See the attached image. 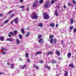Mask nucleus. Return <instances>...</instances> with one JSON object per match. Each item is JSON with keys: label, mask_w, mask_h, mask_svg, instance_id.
<instances>
[{"label": "nucleus", "mask_w": 76, "mask_h": 76, "mask_svg": "<svg viewBox=\"0 0 76 76\" xmlns=\"http://www.w3.org/2000/svg\"><path fill=\"white\" fill-rule=\"evenodd\" d=\"M20 67H22V69H25V68H26V65L24 64L23 66V67L22 66L20 65Z\"/></svg>", "instance_id": "obj_13"}, {"label": "nucleus", "mask_w": 76, "mask_h": 76, "mask_svg": "<svg viewBox=\"0 0 76 76\" xmlns=\"http://www.w3.org/2000/svg\"><path fill=\"white\" fill-rule=\"evenodd\" d=\"M1 54H3V55L6 54V52H4V51L2 52Z\"/></svg>", "instance_id": "obj_33"}, {"label": "nucleus", "mask_w": 76, "mask_h": 76, "mask_svg": "<svg viewBox=\"0 0 76 76\" xmlns=\"http://www.w3.org/2000/svg\"><path fill=\"white\" fill-rule=\"evenodd\" d=\"M56 7L58 8H59V7L57 5L56 6Z\"/></svg>", "instance_id": "obj_59"}, {"label": "nucleus", "mask_w": 76, "mask_h": 76, "mask_svg": "<svg viewBox=\"0 0 76 76\" xmlns=\"http://www.w3.org/2000/svg\"><path fill=\"white\" fill-rule=\"evenodd\" d=\"M14 16H15V14H12L10 16V18H13V17H14Z\"/></svg>", "instance_id": "obj_29"}, {"label": "nucleus", "mask_w": 76, "mask_h": 76, "mask_svg": "<svg viewBox=\"0 0 76 76\" xmlns=\"http://www.w3.org/2000/svg\"><path fill=\"white\" fill-rule=\"evenodd\" d=\"M74 32L76 33V28H75L74 29Z\"/></svg>", "instance_id": "obj_45"}, {"label": "nucleus", "mask_w": 76, "mask_h": 76, "mask_svg": "<svg viewBox=\"0 0 76 76\" xmlns=\"http://www.w3.org/2000/svg\"><path fill=\"white\" fill-rule=\"evenodd\" d=\"M73 28H74V27L73 26H70L69 27V29L71 30H72V29H73Z\"/></svg>", "instance_id": "obj_26"}, {"label": "nucleus", "mask_w": 76, "mask_h": 76, "mask_svg": "<svg viewBox=\"0 0 76 76\" xmlns=\"http://www.w3.org/2000/svg\"><path fill=\"white\" fill-rule=\"evenodd\" d=\"M55 15H56V16H58V12H57V10H55L54 12Z\"/></svg>", "instance_id": "obj_11"}, {"label": "nucleus", "mask_w": 76, "mask_h": 76, "mask_svg": "<svg viewBox=\"0 0 76 76\" xmlns=\"http://www.w3.org/2000/svg\"><path fill=\"white\" fill-rule=\"evenodd\" d=\"M21 33H22L23 34L25 33V31H24V30L23 29V28H22L21 29Z\"/></svg>", "instance_id": "obj_25"}, {"label": "nucleus", "mask_w": 76, "mask_h": 76, "mask_svg": "<svg viewBox=\"0 0 76 76\" xmlns=\"http://www.w3.org/2000/svg\"><path fill=\"white\" fill-rule=\"evenodd\" d=\"M14 20H13L11 22V24H12V25L13 24V21Z\"/></svg>", "instance_id": "obj_49"}, {"label": "nucleus", "mask_w": 76, "mask_h": 76, "mask_svg": "<svg viewBox=\"0 0 76 76\" xmlns=\"http://www.w3.org/2000/svg\"><path fill=\"white\" fill-rule=\"evenodd\" d=\"M43 26V24L42 23H40L38 24V26L42 28Z\"/></svg>", "instance_id": "obj_16"}, {"label": "nucleus", "mask_w": 76, "mask_h": 76, "mask_svg": "<svg viewBox=\"0 0 76 76\" xmlns=\"http://www.w3.org/2000/svg\"><path fill=\"white\" fill-rule=\"evenodd\" d=\"M69 66L70 67H71V68H75V66H73V65L72 64H70L69 65Z\"/></svg>", "instance_id": "obj_24"}, {"label": "nucleus", "mask_w": 76, "mask_h": 76, "mask_svg": "<svg viewBox=\"0 0 76 76\" xmlns=\"http://www.w3.org/2000/svg\"><path fill=\"white\" fill-rule=\"evenodd\" d=\"M64 9H66V8H67L66 5H65V6H64Z\"/></svg>", "instance_id": "obj_51"}, {"label": "nucleus", "mask_w": 76, "mask_h": 76, "mask_svg": "<svg viewBox=\"0 0 76 76\" xmlns=\"http://www.w3.org/2000/svg\"><path fill=\"white\" fill-rule=\"evenodd\" d=\"M25 7L24 6H22L21 7H20L19 8H23V9Z\"/></svg>", "instance_id": "obj_41"}, {"label": "nucleus", "mask_w": 76, "mask_h": 76, "mask_svg": "<svg viewBox=\"0 0 76 76\" xmlns=\"http://www.w3.org/2000/svg\"><path fill=\"white\" fill-rule=\"evenodd\" d=\"M68 5L69 6H72V4L71 3H69L68 4Z\"/></svg>", "instance_id": "obj_43"}, {"label": "nucleus", "mask_w": 76, "mask_h": 76, "mask_svg": "<svg viewBox=\"0 0 76 76\" xmlns=\"http://www.w3.org/2000/svg\"><path fill=\"white\" fill-rule=\"evenodd\" d=\"M10 67L11 69H13L15 67V64H12L10 65Z\"/></svg>", "instance_id": "obj_6"}, {"label": "nucleus", "mask_w": 76, "mask_h": 76, "mask_svg": "<svg viewBox=\"0 0 76 76\" xmlns=\"http://www.w3.org/2000/svg\"><path fill=\"white\" fill-rule=\"evenodd\" d=\"M27 62H28V63H29V62H30V60H29V59H28L27 60Z\"/></svg>", "instance_id": "obj_48"}, {"label": "nucleus", "mask_w": 76, "mask_h": 76, "mask_svg": "<svg viewBox=\"0 0 76 76\" xmlns=\"http://www.w3.org/2000/svg\"><path fill=\"white\" fill-rule=\"evenodd\" d=\"M14 20L15 23H17L18 22V18H15Z\"/></svg>", "instance_id": "obj_9"}, {"label": "nucleus", "mask_w": 76, "mask_h": 76, "mask_svg": "<svg viewBox=\"0 0 76 76\" xmlns=\"http://www.w3.org/2000/svg\"><path fill=\"white\" fill-rule=\"evenodd\" d=\"M64 72H65L64 75L65 76H68V73L67 71H65Z\"/></svg>", "instance_id": "obj_14"}, {"label": "nucleus", "mask_w": 76, "mask_h": 76, "mask_svg": "<svg viewBox=\"0 0 76 76\" xmlns=\"http://www.w3.org/2000/svg\"><path fill=\"white\" fill-rule=\"evenodd\" d=\"M12 12H13L12 11H10L9 12L8 14H10V13H12Z\"/></svg>", "instance_id": "obj_47"}, {"label": "nucleus", "mask_w": 76, "mask_h": 76, "mask_svg": "<svg viewBox=\"0 0 76 76\" xmlns=\"http://www.w3.org/2000/svg\"><path fill=\"white\" fill-rule=\"evenodd\" d=\"M45 67H46V68L48 69H49V70L51 69V68H50V67H49V66H48V65H45Z\"/></svg>", "instance_id": "obj_20"}, {"label": "nucleus", "mask_w": 76, "mask_h": 76, "mask_svg": "<svg viewBox=\"0 0 76 76\" xmlns=\"http://www.w3.org/2000/svg\"><path fill=\"white\" fill-rule=\"evenodd\" d=\"M53 41H54V39H52L50 40V43L51 44H52V43H53Z\"/></svg>", "instance_id": "obj_32"}, {"label": "nucleus", "mask_w": 76, "mask_h": 76, "mask_svg": "<svg viewBox=\"0 0 76 76\" xmlns=\"http://www.w3.org/2000/svg\"><path fill=\"white\" fill-rule=\"evenodd\" d=\"M41 53H42L40 51H38L36 53V55H38V54H41Z\"/></svg>", "instance_id": "obj_17"}, {"label": "nucleus", "mask_w": 76, "mask_h": 76, "mask_svg": "<svg viewBox=\"0 0 76 76\" xmlns=\"http://www.w3.org/2000/svg\"><path fill=\"white\" fill-rule=\"evenodd\" d=\"M19 38L20 39H22V35L20 34L19 35Z\"/></svg>", "instance_id": "obj_37"}, {"label": "nucleus", "mask_w": 76, "mask_h": 76, "mask_svg": "<svg viewBox=\"0 0 76 76\" xmlns=\"http://www.w3.org/2000/svg\"><path fill=\"white\" fill-rule=\"evenodd\" d=\"M58 76V75H56V76Z\"/></svg>", "instance_id": "obj_64"}, {"label": "nucleus", "mask_w": 76, "mask_h": 76, "mask_svg": "<svg viewBox=\"0 0 76 76\" xmlns=\"http://www.w3.org/2000/svg\"><path fill=\"white\" fill-rule=\"evenodd\" d=\"M2 74H3V73H2V72H0V75H1Z\"/></svg>", "instance_id": "obj_61"}, {"label": "nucleus", "mask_w": 76, "mask_h": 76, "mask_svg": "<svg viewBox=\"0 0 76 76\" xmlns=\"http://www.w3.org/2000/svg\"><path fill=\"white\" fill-rule=\"evenodd\" d=\"M4 25H3V24L1 26V27H2V26H3Z\"/></svg>", "instance_id": "obj_60"}, {"label": "nucleus", "mask_w": 76, "mask_h": 76, "mask_svg": "<svg viewBox=\"0 0 76 76\" xmlns=\"http://www.w3.org/2000/svg\"><path fill=\"white\" fill-rule=\"evenodd\" d=\"M53 37H54V35H51L49 37V38L50 39H53Z\"/></svg>", "instance_id": "obj_28"}, {"label": "nucleus", "mask_w": 76, "mask_h": 76, "mask_svg": "<svg viewBox=\"0 0 76 76\" xmlns=\"http://www.w3.org/2000/svg\"><path fill=\"white\" fill-rule=\"evenodd\" d=\"M18 33V31L15 30L14 32V35H16Z\"/></svg>", "instance_id": "obj_31"}, {"label": "nucleus", "mask_w": 76, "mask_h": 76, "mask_svg": "<svg viewBox=\"0 0 76 76\" xmlns=\"http://www.w3.org/2000/svg\"><path fill=\"white\" fill-rule=\"evenodd\" d=\"M54 0H52L51 1V4H54Z\"/></svg>", "instance_id": "obj_39"}, {"label": "nucleus", "mask_w": 76, "mask_h": 76, "mask_svg": "<svg viewBox=\"0 0 76 76\" xmlns=\"http://www.w3.org/2000/svg\"><path fill=\"white\" fill-rule=\"evenodd\" d=\"M26 10L27 11H28V10H29V8L28 7L27 8Z\"/></svg>", "instance_id": "obj_52"}, {"label": "nucleus", "mask_w": 76, "mask_h": 76, "mask_svg": "<svg viewBox=\"0 0 76 76\" xmlns=\"http://www.w3.org/2000/svg\"><path fill=\"white\" fill-rule=\"evenodd\" d=\"M30 33L29 32H28L26 34L25 36V37H28L29 36V35Z\"/></svg>", "instance_id": "obj_30"}, {"label": "nucleus", "mask_w": 76, "mask_h": 76, "mask_svg": "<svg viewBox=\"0 0 76 76\" xmlns=\"http://www.w3.org/2000/svg\"><path fill=\"white\" fill-rule=\"evenodd\" d=\"M43 2V1L42 0H41L39 1V3H42Z\"/></svg>", "instance_id": "obj_42"}, {"label": "nucleus", "mask_w": 76, "mask_h": 76, "mask_svg": "<svg viewBox=\"0 0 76 76\" xmlns=\"http://www.w3.org/2000/svg\"><path fill=\"white\" fill-rule=\"evenodd\" d=\"M54 54V52L53 51H50L48 53H47V55L48 56H49V55H51L52 54Z\"/></svg>", "instance_id": "obj_8"}, {"label": "nucleus", "mask_w": 76, "mask_h": 76, "mask_svg": "<svg viewBox=\"0 0 76 76\" xmlns=\"http://www.w3.org/2000/svg\"><path fill=\"white\" fill-rule=\"evenodd\" d=\"M25 56H26V57L27 58H28V53H26Z\"/></svg>", "instance_id": "obj_34"}, {"label": "nucleus", "mask_w": 76, "mask_h": 76, "mask_svg": "<svg viewBox=\"0 0 76 76\" xmlns=\"http://www.w3.org/2000/svg\"><path fill=\"white\" fill-rule=\"evenodd\" d=\"M10 35H14V34L12 32H10Z\"/></svg>", "instance_id": "obj_36"}, {"label": "nucleus", "mask_w": 76, "mask_h": 76, "mask_svg": "<svg viewBox=\"0 0 76 76\" xmlns=\"http://www.w3.org/2000/svg\"><path fill=\"white\" fill-rule=\"evenodd\" d=\"M34 76H35V75L34 74V75H33Z\"/></svg>", "instance_id": "obj_63"}, {"label": "nucleus", "mask_w": 76, "mask_h": 76, "mask_svg": "<svg viewBox=\"0 0 76 76\" xmlns=\"http://www.w3.org/2000/svg\"><path fill=\"white\" fill-rule=\"evenodd\" d=\"M9 20L8 19L7 20L4 22V23H7L9 22Z\"/></svg>", "instance_id": "obj_23"}, {"label": "nucleus", "mask_w": 76, "mask_h": 76, "mask_svg": "<svg viewBox=\"0 0 76 76\" xmlns=\"http://www.w3.org/2000/svg\"><path fill=\"white\" fill-rule=\"evenodd\" d=\"M0 40L1 41H4V37L3 36H1L0 38Z\"/></svg>", "instance_id": "obj_12"}, {"label": "nucleus", "mask_w": 76, "mask_h": 76, "mask_svg": "<svg viewBox=\"0 0 76 76\" xmlns=\"http://www.w3.org/2000/svg\"><path fill=\"white\" fill-rule=\"evenodd\" d=\"M19 60H20V61H22V59H21V58H19Z\"/></svg>", "instance_id": "obj_55"}, {"label": "nucleus", "mask_w": 76, "mask_h": 76, "mask_svg": "<svg viewBox=\"0 0 76 76\" xmlns=\"http://www.w3.org/2000/svg\"><path fill=\"white\" fill-rule=\"evenodd\" d=\"M8 37H11V35L10 34L8 35Z\"/></svg>", "instance_id": "obj_57"}, {"label": "nucleus", "mask_w": 76, "mask_h": 76, "mask_svg": "<svg viewBox=\"0 0 76 76\" xmlns=\"http://www.w3.org/2000/svg\"><path fill=\"white\" fill-rule=\"evenodd\" d=\"M57 42V39H54V44H56V42Z\"/></svg>", "instance_id": "obj_35"}, {"label": "nucleus", "mask_w": 76, "mask_h": 76, "mask_svg": "<svg viewBox=\"0 0 76 76\" xmlns=\"http://www.w3.org/2000/svg\"><path fill=\"white\" fill-rule=\"evenodd\" d=\"M56 53L57 55V56H60V52L57 51L56 52Z\"/></svg>", "instance_id": "obj_22"}, {"label": "nucleus", "mask_w": 76, "mask_h": 76, "mask_svg": "<svg viewBox=\"0 0 76 76\" xmlns=\"http://www.w3.org/2000/svg\"><path fill=\"white\" fill-rule=\"evenodd\" d=\"M1 49L2 50H4V51H6V49H4V48H2Z\"/></svg>", "instance_id": "obj_44"}, {"label": "nucleus", "mask_w": 76, "mask_h": 76, "mask_svg": "<svg viewBox=\"0 0 76 76\" xmlns=\"http://www.w3.org/2000/svg\"><path fill=\"white\" fill-rule=\"evenodd\" d=\"M72 55V53H69L68 54V57L69 58H70V57H71V56Z\"/></svg>", "instance_id": "obj_18"}, {"label": "nucleus", "mask_w": 76, "mask_h": 76, "mask_svg": "<svg viewBox=\"0 0 76 76\" xmlns=\"http://www.w3.org/2000/svg\"><path fill=\"white\" fill-rule=\"evenodd\" d=\"M7 41H10V42H13L15 40L13 38L11 37L10 38H8L7 39Z\"/></svg>", "instance_id": "obj_2"}, {"label": "nucleus", "mask_w": 76, "mask_h": 76, "mask_svg": "<svg viewBox=\"0 0 76 76\" xmlns=\"http://www.w3.org/2000/svg\"><path fill=\"white\" fill-rule=\"evenodd\" d=\"M38 1H37L36 2H34L33 5V6L34 7H35L37 6V5L38 3Z\"/></svg>", "instance_id": "obj_4"}, {"label": "nucleus", "mask_w": 76, "mask_h": 76, "mask_svg": "<svg viewBox=\"0 0 76 76\" xmlns=\"http://www.w3.org/2000/svg\"><path fill=\"white\" fill-rule=\"evenodd\" d=\"M39 63H44V61H39Z\"/></svg>", "instance_id": "obj_46"}, {"label": "nucleus", "mask_w": 76, "mask_h": 76, "mask_svg": "<svg viewBox=\"0 0 76 76\" xmlns=\"http://www.w3.org/2000/svg\"><path fill=\"white\" fill-rule=\"evenodd\" d=\"M70 22L71 23V24H73V23L74 22V20H73V19L71 18L70 20Z\"/></svg>", "instance_id": "obj_15"}, {"label": "nucleus", "mask_w": 76, "mask_h": 76, "mask_svg": "<svg viewBox=\"0 0 76 76\" xmlns=\"http://www.w3.org/2000/svg\"><path fill=\"white\" fill-rule=\"evenodd\" d=\"M3 16V14H2V13H1L0 14V16H1V17Z\"/></svg>", "instance_id": "obj_50"}, {"label": "nucleus", "mask_w": 76, "mask_h": 76, "mask_svg": "<svg viewBox=\"0 0 76 76\" xmlns=\"http://www.w3.org/2000/svg\"><path fill=\"white\" fill-rule=\"evenodd\" d=\"M59 60H61V58H59Z\"/></svg>", "instance_id": "obj_58"}, {"label": "nucleus", "mask_w": 76, "mask_h": 76, "mask_svg": "<svg viewBox=\"0 0 76 76\" xmlns=\"http://www.w3.org/2000/svg\"><path fill=\"white\" fill-rule=\"evenodd\" d=\"M72 2L74 4H76V1H72Z\"/></svg>", "instance_id": "obj_40"}, {"label": "nucleus", "mask_w": 76, "mask_h": 76, "mask_svg": "<svg viewBox=\"0 0 76 76\" xmlns=\"http://www.w3.org/2000/svg\"><path fill=\"white\" fill-rule=\"evenodd\" d=\"M50 26H51V27H52L53 28H54V26H55V24L54 23H52L50 24L49 25Z\"/></svg>", "instance_id": "obj_10"}, {"label": "nucleus", "mask_w": 76, "mask_h": 76, "mask_svg": "<svg viewBox=\"0 0 76 76\" xmlns=\"http://www.w3.org/2000/svg\"><path fill=\"white\" fill-rule=\"evenodd\" d=\"M61 43H63V40H62L61 41Z\"/></svg>", "instance_id": "obj_62"}, {"label": "nucleus", "mask_w": 76, "mask_h": 76, "mask_svg": "<svg viewBox=\"0 0 76 76\" xmlns=\"http://www.w3.org/2000/svg\"><path fill=\"white\" fill-rule=\"evenodd\" d=\"M23 0H20V2H23Z\"/></svg>", "instance_id": "obj_56"}, {"label": "nucleus", "mask_w": 76, "mask_h": 76, "mask_svg": "<svg viewBox=\"0 0 76 76\" xmlns=\"http://www.w3.org/2000/svg\"><path fill=\"white\" fill-rule=\"evenodd\" d=\"M34 67L36 69H37V70H38V69H39V67H38V66H34Z\"/></svg>", "instance_id": "obj_38"}, {"label": "nucleus", "mask_w": 76, "mask_h": 76, "mask_svg": "<svg viewBox=\"0 0 76 76\" xmlns=\"http://www.w3.org/2000/svg\"><path fill=\"white\" fill-rule=\"evenodd\" d=\"M56 28H57V27H58V24H57L56 25Z\"/></svg>", "instance_id": "obj_54"}, {"label": "nucleus", "mask_w": 76, "mask_h": 76, "mask_svg": "<svg viewBox=\"0 0 76 76\" xmlns=\"http://www.w3.org/2000/svg\"><path fill=\"white\" fill-rule=\"evenodd\" d=\"M43 18L45 19H50V17L49 15H47V14H46L44 15Z\"/></svg>", "instance_id": "obj_3"}, {"label": "nucleus", "mask_w": 76, "mask_h": 76, "mask_svg": "<svg viewBox=\"0 0 76 76\" xmlns=\"http://www.w3.org/2000/svg\"><path fill=\"white\" fill-rule=\"evenodd\" d=\"M42 37V35H39L37 37V38L38 39H39L40 38H41Z\"/></svg>", "instance_id": "obj_27"}, {"label": "nucleus", "mask_w": 76, "mask_h": 76, "mask_svg": "<svg viewBox=\"0 0 76 76\" xmlns=\"http://www.w3.org/2000/svg\"><path fill=\"white\" fill-rule=\"evenodd\" d=\"M48 6V3H46L45 5V8H47Z\"/></svg>", "instance_id": "obj_19"}, {"label": "nucleus", "mask_w": 76, "mask_h": 76, "mask_svg": "<svg viewBox=\"0 0 76 76\" xmlns=\"http://www.w3.org/2000/svg\"><path fill=\"white\" fill-rule=\"evenodd\" d=\"M57 62V61H56V60H52L50 61V63H52L53 64L56 63Z\"/></svg>", "instance_id": "obj_7"}, {"label": "nucleus", "mask_w": 76, "mask_h": 76, "mask_svg": "<svg viewBox=\"0 0 76 76\" xmlns=\"http://www.w3.org/2000/svg\"><path fill=\"white\" fill-rule=\"evenodd\" d=\"M16 41L17 43L18 44H19L20 43V41H19V40L18 39H16Z\"/></svg>", "instance_id": "obj_21"}, {"label": "nucleus", "mask_w": 76, "mask_h": 76, "mask_svg": "<svg viewBox=\"0 0 76 76\" xmlns=\"http://www.w3.org/2000/svg\"><path fill=\"white\" fill-rule=\"evenodd\" d=\"M7 64L8 66H9V65H10V63H9V62H7Z\"/></svg>", "instance_id": "obj_53"}, {"label": "nucleus", "mask_w": 76, "mask_h": 76, "mask_svg": "<svg viewBox=\"0 0 76 76\" xmlns=\"http://www.w3.org/2000/svg\"><path fill=\"white\" fill-rule=\"evenodd\" d=\"M39 43H43L44 42V39H39Z\"/></svg>", "instance_id": "obj_5"}, {"label": "nucleus", "mask_w": 76, "mask_h": 76, "mask_svg": "<svg viewBox=\"0 0 76 76\" xmlns=\"http://www.w3.org/2000/svg\"><path fill=\"white\" fill-rule=\"evenodd\" d=\"M31 19H38V18L37 14L34 13H33L32 15H31Z\"/></svg>", "instance_id": "obj_1"}]
</instances>
